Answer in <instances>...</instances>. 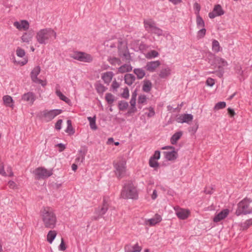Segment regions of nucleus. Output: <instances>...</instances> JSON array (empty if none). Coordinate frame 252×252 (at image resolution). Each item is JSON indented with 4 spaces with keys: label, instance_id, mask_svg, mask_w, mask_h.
Returning <instances> with one entry per match:
<instances>
[{
    "label": "nucleus",
    "instance_id": "1",
    "mask_svg": "<svg viewBox=\"0 0 252 252\" xmlns=\"http://www.w3.org/2000/svg\"><path fill=\"white\" fill-rule=\"evenodd\" d=\"M40 217L44 227L48 229L55 227L57 221L54 210L49 207H43L40 211Z\"/></svg>",
    "mask_w": 252,
    "mask_h": 252
},
{
    "label": "nucleus",
    "instance_id": "2",
    "mask_svg": "<svg viewBox=\"0 0 252 252\" xmlns=\"http://www.w3.org/2000/svg\"><path fill=\"white\" fill-rule=\"evenodd\" d=\"M56 32L53 30L46 28L41 29L37 32L35 37L39 44L45 45L53 38L56 39Z\"/></svg>",
    "mask_w": 252,
    "mask_h": 252
},
{
    "label": "nucleus",
    "instance_id": "3",
    "mask_svg": "<svg viewBox=\"0 0 252 252\" xmlns=\"http://www.w3.org/2000/svg\"><path fill=\"white\" fill-rule=\"evenodd\" d=\"M121 196L124 199H137L138 198L137 190L131 181H126L124 184Z\"/></svg>",
    "mask_w": 252,
    "mask_h": 252
},
{
    "label": "nucleus",
    "instance_id": "4",
    "mask_svg": "<svg viewBox=\"0 0 252 252\" xmlns=\"http://www.w3.org/2000/svg\"><path fill=\"white\" fill-rule=\"evenodd\" d=\"M252 202L250 199L246 198L238 204V207L236 211V215L239 216L241 214L247 215L252 213V208L250 207V204Z\"/></svg>",
    "mask_w": 252,
    "mask_h": 252
},
{
    "label": "nucleus",
    "instance_id": "5",
    "mask_svg": "<svg viewBox=\"0 0 252 252\" xmlns=\"http://www.w3.org/2000/svg\"><path fill=\"white\" fill-rule=\"evenodd\" d=\"M126 161L124 158H120L114 162L115 173L117 177L121 179L126 175Z\"/></svg>",
    "mask_w": 252,
    "mask_h": 252
},
{
    "label": "nucleus",
    "instance_id": "6",
    "mask_svg": "<svg viewBox=\"0 0 252 252\" xmlns=\"http://www.w3.org/2000/svg\"><path fill=\"white\" fill-rule=\"evenodd\" d=\"M62 111V110L60 109H54L50 111L44 110L41 111L38 114V116L39 118L45 121L49 122L53 120L56 116L61 114Z\"/></svg>",
    "mask_w": 252,
    "mask_h": 252
},
{
    "label": "nucleus",
    "instance_id": "7",
    "mask_svg": "<svg viewBox=\"0 0 252 252\" xmlns=\"http://www.w3.org/2000/svg\"><path fill=\"white\" fill-rule=\"evenodd\" d=\"M109 198L108 197H104L102 205L101 207H98L95 212L96 216L93 217V220H97L102 215H104L108 209Z\"/></svg>",
    "mask_w": 252,
    "mask_h": 252
},
{
    "label": "nucleus",
    "instance_id": "8",
    "mask_svg": "<svg viewBox=\"0 0 252 252\" xmlns=\"http://www.w3.org/2000/svg\"><path fill=\"white\" fill-rule=\"evenodd\" d=\"M36 179H44L47 178L53 174L52 170H48L44 167H38L33 171Z\"/></svg>",
    "mask_w": 252,
    "mask_h": 252
},
{
    "label": "nucleus",
    "instance_id": "9",
    "mask_svg": "<svg viewBox=\"0 0 252 252\" xmlns=\"http://www.w3.org/2000/svg\"><path fill=\"white\" fill-rule=\"evenodd\" d=\"M72 57L75 60L85 63H90L93 61L92 56L84 52L76 53Z\"/></svg>",
    "mask_w": 252,
    "mask_h": 252
},
{
    "label": "nucleus",
    "instance_id": "10",
    "mask_svg": "<svg viewBox=\"0 0 252 252\" xmlns=\"http://www.w3.org/2000/svg\"><path fill=\"white\" fill-rule=\"evenodd\" d=\"M40 72V67L39 66H35L31 73V77L33 82L40 84L42 86H44L45 84L43 83V81L37 78L38 75Z\"/></svg>",
    "mask_w": 252,
    "mask_h": 252
},
{
    "label": "nucleus",
    "instance_id": "11",
    "mask_svg": "<svg viewBox=\"0 0 252 252\" xmlns=\"http://www.w3.org/2000/svg\"><path fill=\"white\" fill-rule=\"evenodd\" d=\"M118 49L119 55L122 58V59L126 61L129 62L130 60V56L126 46H124L123 47H120L119 46Z\"/></svg>",
    "mask_w": 252,
    "mask_h": 252
},
{
    "label": "nucleus",
    "instance_id": "12",
    "mask_svg": "<svg viewBox=\"0 0 252 252\" xmlns=\"http://www.w3.org/2000/svg\"><path fill=\"white\" fill-rule=\"evenodd\" d=\"M211 65H216V66H218V68L220 69L223 66H226L227 65V63L224 59L219 57H215L214 58L213 63H211Z\"/></svg>",
    "mask_w": 252,
    "mask_h": 252
},
{
    "label": "nucleus",
    "instance_id": "13",
    "mask_svg": "<svg viewBox=\"0 0 252 252\" xmlns=\"http://www.w3.org/2000/svg\"><path fill=\"white\" fill-rule=\"evenodd\" d=\"M193 119V116L190 114H184L181 115L177 118V122L181 123H189L191 122Z\"/></svg>",
    "mask_w": 252,
    "mask_h": 252
},
{
    "label": "nucleus",
    "instance_id": "14",
    "mask_svg": "<svg viewBox=\"0 0 252 252\" xmlns=\"http://www.w3.org/2000/svg\"><path fill=\"white\" fill-rule=\"evenodd\" d=\"M13 25L18 30H27L29 28V23L26 20H22L20 22H15Z\"/></svg>",
    "mask_w": 252,
    "mask_h": 252
},
{
    "label": "nucleus",
    "instance_id": "15",
    "mask_svg": "<svg viewBox=\"0 0 252 252\" xmlns=\"http://www.w3.org/2000/svg\"><path fill=\"white\" fill-rule=\"evenodd\" d=\"M176 214L180 219L185 220L189 217V212L187 210L179 209L176 211Z\"/></svg>",
    "mask_w": 252,
    "mask_h": 252
},
{
    "label": "nucleus",
    "instance_id": "16",
    "mask_svg": "<svg viewBox=\"0 0 252 252\" xmlns=\"http://www.w3.org/2000/svg\"><path fill=\"white\" fill-rule=\"evenodd\" d=\"M160 64V63L159 61L150 62L147 63L146 68L147 70L153 72L158 67Z\"/></svg>",
    "mask_w": 252,
    "mask_h": 252
},
{
    "label": "nucleus",
    "instance_id": "17",
    "mask_svg": "<svg viewBox=\"0 0 252 252\" xmlns=\"http://www.w3.org/2000/svg\"><path fill=\"white\" fill-rule=\"evenodd\" d=\"M229 213L228 209H224L218 214L214 218V221L216 222H219L227 217Z\"/></svg>",
    "mask_w": 252,
    "mask_h": 252
},
{
    "label": "nucleus",
    "instance_id": "18",
    "mask_svg": "<svg viewBox=\"0 0 252 252\" xmlns=\"http://www.w3.org/2000/svg\"><path fill=\"white\" fill-rule=\"evenodd\" d=\"M161 220V218L160 216L158 214H156L153 218L146 220L145 221V223L147 225L154 226L159 222Z\"/></svg>",
    "mask_w": 252,
    "mask_h": 252
},
{
    "label": "nucleus",
    "instance_id": "19",
    "mask_svg": "<svg viewBox=\"0 0 252 252\" xmlns=\"http://www.w3.org/2000/svg\"><path fill=\"white\" fill-rule=\"evenodd\" d=\"M33 36V32L30 31L28 32H25L21 36V40L22 42L29 43L32 41Z\"/></svg>",
    "mask_w": 252,
    "mask_h": 252
},
{
    "label": "nucleus",
    "instance_id": "20",
    "mask_svg": "<svg viewBox=\"0 0 252 252\" xmlns=\"http://www.w3.org/2000/svg\"><path fill=\"white\" fill-rule=\"evenodd\" d=\"M163 153L168 160H174L178 157V154L175 150L170 152H164Z\"/></svg>",
    "mask_w": 252,
    "mask_h": 252
},
{
    "label": "nucleus",
    "instance_id": "21",
    "mask_svg": "<svg viewBox=\"0 0 252 252\" xmlns=\"http://www.w3.org/2000/svg\"><path fill=\"white\" fill-rule=\"evenodd\" d=\"M22 99L23 100L32 104L35 100V97L32 93L29 92L23 94Z\"/></svg>",
    "mask_w": 252,
    "mask_h": 252
},
{
    "label": "nucleus",
    "instance_id": "22",
    "mask_svg": "<svg viewBox=\"0 0 252 252\" xmlns=\"http://www.w3.org/2000/svg\"><path fill=\"white\" fill-rule=\"evenodd\" d=\"M113 76V72L111 71H108L103 74L102 76V79L103 80L105 83L109 84L112 80Z\"/></svg>",
    "mask_w": 252,
    "mask_h": 252
},
{
    "label": "nucleus",
    "instance_id": "23",
    "mask_svg": "<svg viewBox=\"0 0 252 252\" xmlns=\"http://www.w3.org/2000/svg\"><path fill=\"white\" fill-rule=\"evenodd\" d=\"M135 80V77L132 74H126L125 75V83L129 86L132 85Z\"/></svg>",
    "mask_w": 252,
    "mask_h": 252
},
{
    "label": "nucleus",
    "instance_id": "24",
    "mask_svg": "<svg viewBox=\"0 0 252 252\" xmlns=\"http://www.w3.org/2000/svg\"><path fill=\"white\" fill-rule=\"evenodd\" d=\"M152 84L150 81L148 80H145L143 82V85L142 87V90L144 92L146 93L149 92L152 88Z\"/></svg>",
    "mask_w": 252,
    "mask_h": 252
},
{
    "label": "nucleus",
    "instance_id": "25",
    "mask_svg": "<svg viewBox=\"0 0 252 252\" xmlns=\"http://www.w3.org/2000/svg\"><path fill=\"white\" fill-rule=\"evenodd\" d=\"M3 101L5 105L7 107H12L13 105V99L9 95H5L3 97Z\"/></svg>",
    "mask_w": 252,
    "mask_h": 252
},
{
    "label": "nucleus",
    "instance_id": "26",
    "mask_svg": "<svg viewBox=\"0 0 252 252\" xmlns=\"http://www.w3.org/2000/svg\"><path fill=\"white\" fill-rule=\"evenodd\" d=\"M144 26L147 30L151 32L153 28L156 26V24L152 20H148L144 21Z\"/></svg>",
    "mask_w": 252,
    "mask_h": 252
},
{
    "label": "nucleus",
    "instance_id": "27",
    "mask_svg": "<svg viewBox=\"0 0 252 252\" xmlns=\"http://www.w3.org/2000/svg\"><path fill=\"white\" fill-rule=\"evenodd\" d=\"M132 66L130 64H125L118 68V71L120 73H125L129 72L132 70Z\"/></svg>",
    "mask_w": 252,
    "mask_h": 252
},
{
    "label": "nucleus",
    "instance_id": "28",
    "mask_svg": "<svg viewBox=\"0 0 252 252\" xmlns=\"http://www.w3.org/2000/svg\"><path fill=\"white\" fill-rule=\"evenodd\" d=\"M183 134L182 131H179L174 134L171 138L170 142L172 144H175Z\"/></svg>",
    "mask_w": 252,
    "mask_h": 252
},
{
    "label": "nucleus",
    "instance_id": "29",
    "mask_svg": "<svg viewBox=\"0 0 252 252\" xmlns=\"http://www.w3.org/2000/svg\"><path fill=\"white\" fill-rule=\"evenodd\" d=\"M57 235V232L55 230H50L47 234V240L51 244Z\"/></svg>",
    "mask_w": 252,
    "mask_h": 252
},
{
    "label": "nucleus",
    "instance_id": "30",
    "mask_svg": "<svg viewBox=\"0 0 252 252\" xmlns=\"http://www.w3.org/2000/svg\"><path fill=\"white\" fill-rule=\"evenodd\" d=\"M134 73L137 75L139 79L143 78L145 75V71L141 68H135L133 70Z\"/></svg>",
    "mask_w": 252,
    "mask_h": 252
},
{
    "label": "nucleus",
    "instance_id": "31",
    "mask_svg": "<svg viewBox=\"0 0 252 252\" xmlns=\"http://www.w3.org/2000/svg\"><path fill=\"white\" fill-rule=\"evenodd\" d=\"M87 119H88V121H89L91 128L93 130H96L97 129V127L95 124V121H96L95 116H94L93 117H88Z\"/></svg>",
    "mask_w": 252,
    "mask_h": 252
},
{
    "label": "nucleus",
    "instance_id": "32",
    "mask_svg": "<svg viewBox=\"0 0 252 252\" xmlns=\"http://www.w3.org/2000/svg\"><path fill=\"white\" fill-rule=\"evenodd\" d=\"M170 74V69L169 68L162 69L160 71L159 76L160 78H165Z\"/></svg>",
    "mask_w": 252,
    "mask_h": 252
},
{
    "label": "nucleus",
    "instance_id": "33",
    "mask_svg": "<svg viewBox=\"0 0 252 252\" xmlns=\"http://www.w3.org/2000/svg\"><path fill=\"white\" fill-rule=\"evenodd\" d=\"M95 87L97 93L99 94H102L107 90V88L99 83H96Z\"/></svg>",
    "mask_w": 252,
    "mask_h": 252
},
{
    "label": "nucleus",
    "instance_id": "34",
    "mask_svg": "<svg viewBox=\"0 0 252 252\" xmlns=\"http://www.w3.org/2000/svg\"><path fill=\"white\" fill-rule=\"evenodd\" d=\"M213 10L218 16H220L224 14V11L220 4L215 5Z\"/></svg>",
    "mask_w": 252,
    "mask_h": 252
},
{
    "label": "nucleus",
    "instance_id": "35",
    "mask_svg": "<svg viewBox=\"0 0 252 252\" xmlns=\"http://www.w3.org/2000/svg\"><path fill=\"white\" fill-rule=\"evenodd\" d=\"M196 24L199 28H203L205 26L204 21L199 14H197L196 16Z\"/></svg>",
    "mask_w": 252,
    "mask_h": 252
},
{
    "label": "nucleus",
    "instance_id": "36",
    "mask_svg": "<svg viewBox=\"0 0 252 252\" xmlns=\"http://www.w3.org/2000/svg\"><path fill=\"white\" fill-rule=\"evenodd\" d=\"M56 93L61 100L65 101L66 103H68L70 101V100L65 96H64L60 90H57Z\"/></svg>",
    "mask_w": 252,
    "mask_h": 252
},
{
    "label": "nucleus",
    "instance_id": "37",
    "mask_svg": "<svg viewBox=\"0 0 252 252\" xmlns=\"http://www.w3.org/2000/svg\"><path fill=\"white\" fill-rule=\"evenodd\" d=\"M212 49L216 52H218L220 51V43L216 40H213L212 42Z\"/></svg>",
    "mask_w": 252,
    "mask_h": 252
},
{
    "label": "nucleus",
    "instance_id": "38",
    "mask_svg": "<svg viewBox=\"0 0 252 252\" xmlns=\"http://www.w3.org/2000/svg\"><path fill=\"white\" fill-rule=\"evenodd\" d=\"M251 225H252V218L247 220L244 223L241 224V227L243 230H246Z\"/></svg>",
    "mask_w": 252,
    "mask_h": 252
},
{
    "label": "nucleus",
    "instance_id": "39",
    "mask_svg": "<svg viewBox=\"0 0 252 252\" xmlns=\"http://www.w3.org/2000/svg\"><path fill=\"white\" fill-rule=\"evenodd\" d=\"M87 152V150L86 147H82L79 151V155L81 157V162H83L85 159V157Z\"/></svg>",
    "mask_w": 252,
    "mask_h": 252
},
{
    "label": "nucleus",
    "instance_id": "40",
    "mask_svg": "<svg viewBox=\"0 0 252 252\" xmlns=\"http://www.w3.org/2000/svg\"><path fill=\"white\" fill-rule=\"evenodd\" d=\"M128 106V104L127 102L125 101H121L119 102V108L120 110L124 111Z\"/></svg>",
    "mask_w": 252,
    "mask_h": 252
},
{
    "label": "nucleus",
    "instance_id": "41",
    "mask_svg": "<svg viewBox=\"0 0 252 252\" xmlns=\"http://www.w3.org/2000/svg\"><path fill=\"white\" fill-rule=\"evenodd\" d=\"M16 54V55L20 58H23L25 56V50L19 47L17 48Z\"/></svg>",
    "mask_w": 252,
    "mask_h": 252
},
{
    "label": "nucleus",
    "instance_id": "42",
    "mask_svg": "<svg viewBox=\"0 0 252 252\" xmlns=\"http://www.w3.org/2000/svg\"><path fill=\"white\" fill-rule=\"evenodd\" d=\"M105 99L108 104H111L114 101V96L111 94L107 93L106 94Z\"/></svg>",
    "mask_w": 252,
    "mask_h": 252
},
{
    "label": "nucleus",
    "instance_id": "43",
    "mask_svg": "<svg viewBox=\"0 0 252 252\" xmlns=\"http://www.w3.org/2000/svg\"><path fill=\"white\" fill-rule=\"evenodd\" d=\"M67 127L66 132L70 134H73L74 133V129L71 125V121L69 120L67 121Z\"/></svg>",
    "mask_w": 252,
    "mask_h": 252
},
{
    "label": "nucleus",
    "instance_id": "44",
    "mask_svg": "<svg viewBox=\"0 0 252 252\" xmlns=\"http://www.w3.org/2000/svg\"><path fill=\"white\" fill-rule=\"evenodd\" d=\"M158 55V53L155 50H152L149 52L147 55L146 57L149 59H151L152 58H155Z\"/></svg>",
    "mask_w": 252,
    "mask_h": 252
},
{
    "label": "nucleus",
    "instance_id": "45",
    "mask_svg": "<svg viewBox=\"0 0 252 252\" xmlns=\"http://www.w3.org/2000/svg\"><path fill=\"white\" fill-rule=\"evenodd\" d=\"M225 106H226V103L225 102H223V101L219 102L215 105L214 109L215 110H218L219 109L225 108Z\"/></svg>",
    "mask_w": 252,
    "mask_h": 252
},
{
    "label": "nucleus",
    "instance_id": "46",
    "mask_svg": "<svg viewBox=\"0 0 252 252\" xmlns=\"http://www.w3.org/2000/svg\"><path fill=\"white\" fill-rule=\"evenodd\" d=\"M151 32L157 34L158 36H160L162 34V31L156 26L151 31Z\"/></svg>",
    "mask_w": 252,
    "mask_h": 252
},
{
    "label": "nucleus",
    "instance_id": "47",
    "mask_svg": "<svg viewBox=\"0 0 252 252\" xmlns=\"http://www.w3.org/2000/svg\"><path fill=\"white\" fill-rule=\"evenodd\" d=\"M109 62L112 65L120 64L121 61L119 59L117 58H112L109 59Z\"/></svg>",
    "mask_w": 252,
    "mask_h": 252
},
{
    "label": "nucleus",
    "instance_id": "48",
    "mask_svg": "<svg viewBox=\"0 0 252 252\" xmlns=\"http://www.w3.org/2000/svg\"><path fill=\"white\" fill-rule=\"evenodd\" d=\"M149 165L151 167L154 168H157L159 166L158 163L156 161V159L152 158L149 160Z\"/></svg>",
    "mask_w": 252,
    "mask_h": 252
},
{
    "label": "nucleus",
    "instance_id": "49",
    "mask_svg": "<svg viewBox=\"0 0 252 252\" xmlns=\"http://www.w3.org/2000/svg\"><path fill=\"white\" fill-rule=\"evenodd\" d=\"M13 61L15 64H20L21 65H24L28 63V59L27 58H25L22 60V61H17L14 58Z\"/></svg>",
    "mask_w": 252,
    "mask_h": 252
},
{
    "label": "nucleus",
    "instance_id": "50",
    "mask_svg": "<svg viewBox=\"0 0 252 252\" xmlns=\"http://www.w3.org/2000/svg\"><path fill=\"white\" fill-rule=\"evenodd\" d=\"M132 250L128 251V252H140L142 250L141 247L139 246L138 244L136 243L133 246H132Z\"/></svg>",
    "mask_w": 252,
    "mask_h": 252
},
{
    "label": "nucleus",
    "instance_id": "51",
    "mask_svg": "<svg viewBox=\"0 0 252 252\" xmlns=\"http://www.w3.org/2000/svg\"><path fill=\"white\" fill-rule=\"evenodd\" d=\"M206 33V29L204 28L200 29L197 33V37L199 38H203Z\"/></svg>",
    "mask_w": 252,
    "mask_h": 252
},
{
    "label": "nucleus",
    "instance_id": "52",
    "mask_svg": "<svg viewBox=\"0 0 252 252\" xmlns=\"http://www.w3.org/2000/svg\"><path fill=\"white\" fill-rule=\"evenodd\" d=\"M194 9L195 10V14L197 16V14H199V11L200 10V5L197 2H195L193 4Z\"/></svg>",
    "mask_w": 252,
    "mask_h": 252
},
{
    "label": "nucleus",
    "instance_id": "53",
    "mask_svg": "<svg viewBox=\"0 0 252 252\" xmlns=\"http://www.w3.org/2000/svg\"><path fill=\"white\" fill-rule=\"evenodd\" d=\"M122 96L123 97L125 98H127L128 97L129 91H128L127 88H126L124 90V92H123V94H122Z\"/></svg>",
    "mask_w": 252,
    "mask_h": 252
},
{
    "label": "nucleus",
    "instance_id": "54",
    "mask_svg": "<svg viewBox=\"0 0 252 252\" xmlns=\"http://www.w3.org/2000/svg\"><path fill=\"white\" fill-rule=\"evenodd\" d=\"M215 84V80L211 78H209L207 79V81H206V84L209 86H210V87H212Z\"/></svg>",
    "mask_w": 252,
    "mask_h": 252
},
{
    "label": "nucleus",
    "instance_id": "55",
    "mask_svg": "<svg viewBox=\"0 0 252 252\" xmlns=\"http://www.w3.org/2000/svg\"><path fill=\"white\" fill-rule=\"evenodd\" d=\"M198 128V125L197 123H196L194 126H192L191 127H190L189 131L191 132L192 133L194 134L196 132Z\"/></svg>",
    "mask_w": 252,
    "mask_h": 252
},
{
    "label": "nucleus",
    "instance_id": "56",
    "mask_svg": "<svg viewBox=\"0 0 252 252\" xmlns=\"http://www.w3.org/2000/svg\"><path fill=\"white\" fill-rule=\"evenodd\" d=\"M146 97L144 95H142L139 96L138 98V103H143L146 101Z\"/></svg>",
    "mask_w": 252,
    "mask_h": 252
},
{
    "label": "nucleus",
    "instance_id": "57",
    "mask_svg": "<svg viewBox=\"0 0 252 252\" xmlns=\"http://www.w3.org/2000/svg\"><path fill=\"white\" fill-rule=\"evenodd\" d=\"M62 122H63V121L61 119L59 120L57 122V123H56V125H55V128L57 129H58V130L61 129Z\"/></svg>",
    "mask_w": 252,
    "mask_h": 252
},
{
    "label": "nucleus",
    "instance_id": "58",
    "mask_svg": "<svg viewBox=\"0 0 252 252\" xmlns=\"http://www.w3.org/2000/svg\"><path fill=\"white\" fill-rule=\"evenodd\" d=\"M56 147H58L59 148V151L60 152L63 151L65 149V146L62 143H59L56 145Z\"/></svg>",
    "mask_w": 252,
    "mask_h": 252
},
{
    "label": "nucleus",
    "instance_id": "59",
    "mask_svg": "<svg viewBox=\"0 0 252 252\" xmlns=\"http://www.w3.org/2000/svg\"><path fill=\"white\" fill-rule=\"evenodd\" d=\"M151 158L156 160L160 158V152L156 151L154 155Z\"/></svg>",
    "mask_w": 252,
    "mask_h": 252
},
{
    "label": "nucleus",
    "instance_id": "60",
    "mask_svg": "<svg viewBox=\"0 0 252 252\" xmlns=\"http://www.w3.org/2000/svg\"><path fill=\"white\" fill-rule=\"evenodd\" d=\"M59 249L61 251H64L66 249L65 244L63 241V238H62V242L59 246Z\"/></svg>",
    "mask_w": 252,
    "mask_h": 252
},
{
    "label": "nucleus",
    "instance_id": "61",
    "mask_svg": "<svg viewBox=\"0 0 252 252\" xmlns=\"http://www.w3.org/2000/svg\"><path fill=\"white\" fill-rule=\"evenodd\" d=\"M0 174L6 176V172L4 170V166L2 163L0 164Z\"/></svg>",
    "mask_w": 252,
    "mask_h": 252
},
{
    "label": "nucleus",
    "instance_id": "62",
    "mask_svg": "<svg viewBox=\"0 0 252 252\" xmlns=\"http://www.w3.org/2000/svg\"><path fill=\"white\" fill-rule=\"evenodd\" d=\"M112 87L114 90H116L119 87V84L116 80H114L112 83Z\"/></svg>",
    "mask_w": 252,
    "mask_h": 252
},
{
    "label": "nucleus",
    "instance_id": "63",
    "mask_svg": "<svg viewBox=\"0 0 252 252\" xmlns=\"http://www.w3.org/2000/svg\"><path fill=\"white\" fill-rule=\"evenodd\" d=\"M149 113L148 114L147 116L149 117H153L155 115V111L153 108L150 107L149 108Z\"/></svg>",
    "mask_w": 252,
    "mask_h": 252
},
{
    "label": "nucleus",
    "instance_id": "64",
    "mask_svg": "<svg viewBox=\"0 0 252 252\" xmlns=\"http://www.w3.org/2000/svg\"><path fill=\"white\" fill-rule=\"evenodd\" d=\"M104 44L107 47H109L110 48H113L116 47V45L114 43H111L110 41H107L104 43Z\"/></svg>",
    "mask_w": 252,
    "mask_h": 252
}]
</instances>
